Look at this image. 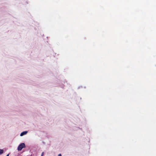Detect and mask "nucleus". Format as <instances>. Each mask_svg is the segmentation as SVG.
Instances as JSON below:
<instances>
[{"label":"nucleus","mask_w":156,"mask_h":156,"mask_svg":"<svg viewBox=\"0 0 156 156\" xmlns=\"http://www.w3.org/2000/svg\"><path fill=\"white\" fill-rule=\"evenodd\" d=\"M25 147V144L24 143H22L20 144L18 147V150L20 151L24 147Z\"/></svg>","instance_id":"f257e3e1"},{"label":"nucleus","mask_w":156,"mask_h":156,"mask_svg":"<svg viewBox=\"0 0 156 156\" xmlns=\"http://www.w3.org/2000/svg\"><path fill=\"white\" fill-rule=\"evenodd\" d=\"M27 133V131L23 132L21 133L20 136H23V135L26 134Z\"/></svg>","instance_id":"f03ea898"},{"label":"nucleus","mask_w":156,"mask_h":156,"mask_svg":"<svg viewBox=\"0 0 156 156\" xmlns=\"http://www.w3.org/2000/svg\"><path fill=\"white\" fill-rule=\"evenodd\" d=\"M3 150L0 149V154H2L3 153Z\"/></svg>","instance_id":"7ed1b4c3"},{"label":"nucleus","mask_w":156,"mask_h":156,"mask_svg":"<svg viewBox=\"0 0 156 156\" xmlns=\"http://www.w3.org/2000/svg\"><path fill=\"white\" fill-rule=\"evenodd\" d=\"M44 152H42V154H41V156H43L44 154Z\"/></svg>","instance_id":"20e7f679"},{"label":"nucleus","mask_w":156,"mask_h":156,"mask_svg":"<svg viewBox=\"0 0 156 156\" xmlns=\"http://www.w3.org/2000/svg\"><path fill=\"white\" fill-rule=\"evenodd\" d=\"M62 156V155L61 154H59L58 155V156Z\"/></svg>","instance_id":"39448f33"},{"label":"nucleus","mask_w":156,"mask_h":156,"mask_svg":"<svg viewBox=\"0 0 156 156\" xmlns=\"http://www.w3.org/2000/svg\"><path fill=\"white\" fill-rule=\"evenodd\" d=\"M6 156H9V154H8L6 155Z\"/></svg>","instance_id":"423d86ee"}]
</instances>
